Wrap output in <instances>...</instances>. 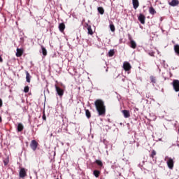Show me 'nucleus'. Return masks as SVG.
<instances>
[{
	"mask_svg": "<svg viewBox=\"0 0 179 179\" xmlns=\"http://www.w3.org/2000/svg\"><path fill=\"white\" fill-rule=\"evenodd\" d=\"M94 106L98 115L104 117L106 115V105H104V101L101 99H96L94 102Z\"/></svg>",
	"mask_w": 179,
	"mask_h": 179,
	"instance_id": "nucleus-1",
	"label": "nucleus"
},
{
	"mask_svg": "<svg viewBox=\"0 0 179 179\" xmlns=\"http://www.w3.org/2000/svg\"><path fill=\"white\" fill-rule=\"evenodd\" d=\"M172 85L175 92H179V80H173L172 83Z\"/></svg>",
	"mask_w": 179,
	"mask_h": 179,
	"instance_id": "nucleus-2",
	"label": "nucleus"
},
{
	"mask_svg": "<svg viewBox=\"0 0 179 179\" xmlns=\"http://www.w3.org/2000/svg\"><path fill=\"white\" fill-rule=\"evenodd\" d=\"M123 69L126 72H128L130 69H132V66H131V64H129V62H124L123 63Z\"/></svg>",
	"mask_w": 179,
	"mask_h": 179,
	"instance_id": "nucleus-3",
	"label": "nucleus"
},
{
	"mask_svg": "<svg viewBox=\"0 0 179 179\" xmlns=\"http://www.w3.org/2000/svg\"><path fill=\"white\" fill-rule=\"evenodd\" d=\"M55 87L56 89V92H57L58 96H59V97H62V96H64V90L61 89V87H58V85H55Z\"/></svg>",
	"mask_w": 179,
	"mask_h": 179,
	"instance_id": "nucleus-4",
	"label": "nucleus"
},
{
	"mask_svg": "<svg viewBox=\"0 0 179 179\" xmlns=\"http://www.w3.org/2000/svg\"><path fill=\"white\" fill-rule=\"evenodd\" d=\"M167 166L169 169L173 170L174 168V160L172 158H169L168 161L166 162Z\"/></svg>",
	"mask_w": 179,
	"mask_h": 179,
	"instance_id": "nucleus-5",
	"label": "nucleus"
},
{
	"mask_svg": "<svg viewBox=\"0 0 179 179\" xmlns=\"http://www.w3.org/2000/svg\"><path fill=\"white\" fill-rule=\"evenodd\" d=\"M31 148L32 150H36L37 149V146H38V143L36 140H32L30 143Z\"/></svg>",
	"mask_w": 179,
	"mask_h": 179,
	"instance_id": "nucleus-6",
	"label": "nucleus"
},
{
	"mask_svg": "<svg viewBox=\"0 0 179 179\" xmlns=\"http://www.w3.org/2000/svg\"><path fill=\"white\" fill-rule=\"evenodd\" d=\"M19 176L20 178H24V177L27 176V173L26 172V169L24 168H22L20 171Z\"/></svg>",
	"mask_w": 179,
	"mask_h": 179,
	"instance_id": "nucleus-7",
	"label": "nucleus"
},
{
	"mask_svg": "<svg viewBox=\"0 0 179 179\" xmlns=\"http://www.w3.org/2000/svg\"><path fill=\"white\" fill-rule=\"evenodd\" d=\"M138 19L141 24H145V20H146V17L145 16V15L140 13Z\"/></svg>",
	"mask_w": 179,
	"mask_h": 179,
	"instance_id": "nucleus-8",
	"label": "nucleus"
},
{
	"mask_svg": "<svg viewBox=\"0 0 179 179\" xmlns=\"http://www.w3.org/2000/svg\"><path fill=\"white\" fill-rule=\"evenodd\" d=\"M23 52H24V50L22 48H17V52L15 54L16 57H20L22 55H23Z\"/></svg>",
	"mask_w": 179,
	"mask_h": 179,
	"instance_id": "nucleus-9",
	"label": "nucleus"
},
{
	"mask_svg": "<svg viewBox=\"0 0 179 179\" xmlns=\"http://www.w3.org/2000/svg\"><path fill=\"white\" fill-rule=\"evenodd\" d=\"M132 4L134 9H138L139 8V0H132Z\"/></svg>",
	"mask_w": 179,
	"mask_h": 179,
	"instance_id": "nucleus-10",
	"label": "nucleus"
},
{
	"mask_svg": "<svg viewBox=\"0 0 179 179\" xmlns=\"http://www.w3.org/2000/svg\"><path fill=\"white\" fill-rule=\"evenodd\" d=\"M122 114H123L124 118H129V117H131V114L129 113V110H123Z\"/></svg>",
	"mask_w": 179,
	"mask_h": 179,
	"instance_id": "nucleus-11",
	"label": "nucleus"
},
{
	"mask_svg": "<svg viewBox=\"0 0 179 179\" xmlns=\"http://www.w3.org/2000/svg\"><path fill=\"white\" fill-rule=\"evenodd\" d=\"M130 40V47L131 48H133V50H135L136 48V42L135 41L132 40V38H129Z\"/></svg>",
	"mask_w": 179,
	"mask_h": 179,
	"instance_id": "nucleus-12",
	"label": "nucleus"
},
{
	"mask_svg": "<svg viewBox=\"0 0 179 179\" xmlns=\"http://www.w3.org/2000/svg\"><path fill=\"white\" fill-rule=\"evenodd\" d=\"M23 129H24V126H23V124L18 123L17 127V132H22V131H23Z\"/></svg>",
	"mask_w": 179,
	"mask_h": 179,
	"instance_id": "nucleus-13",
	"label": "nucleus"
},
{
	"mask_svg": "<svg viewBox=\"0 0 179 179\" xmlns=\"http://www.w3.org/2000/svg\"><path fill=\"white\" fill-rule=\"evenodd\" d=\"M59 30L61 33H64V30H65V24L64 22L59 24Z\"/></svg>",
	"mask_w": 179,
	"mask_h": 179,
	"instance_id": "nucleus-14",
	"label": "nucleus"
},
{
	"mask_svg": "<svg viewBox=\"0 0 179 179\" xmlns=\"http://www.w3.org/2000/svg\"><path fill=\"white\" fill-rule=\"evenodd\" d=\"M179 4L178 0H172L171 2H169L170 6H177Z\"/></svg>",
	"mask_w": 179,
	"mask_h": 179,
	"instance_id": "nucleus-15",
	"label": "nucleus"
},
{
	"mask_svg": "<svg viewBox=\"0 0 179 179\" xmlns=\"http://www.w3.org/2000/svg\"><path fill=\"white\" fill-rule=\"evenodd\" d=\"M26 80L28 83H30V79L31 78V76H30V73H28V71H26Z\"/></svg>",
	"mask_w": 179,
	"mask_h": 179,
	"instance_id": "nucleus-16",
	"label": "nucleus"
},
{
	"mask_svg": "<svg viewBox=\"0 0 179 179\" xmlns=\"http://www.w3.org/2000/svg\"><path fill=\"white\" fill-rule=\"evenodd\" d=\"M42 54L43 57H47V49L45 48L44 46L41 45Z\"/></svg>",
	"mask_w": 179,
	"mask_h": 179,
	"instance_id": "nucleus-17",
	"label": "nucleus"
},
{
	"mask_svg": "<svg viewBox=\"0 0 179 179\" xmlns=\"http://www.w3.org/2000/svg\"><path fill=\"white\" fill-rule=\"evenodd\" d=\"M93 174L96 178H99V177L100 176V171L94 170Z\"/></svg>",
	"mask_w": 179,
	"mask_h": 179,
	"instance_id": "nucleus-18",
	"label": "nucleus"
},
{
	"mask_svg": "<svg viewBox=\"0 0 179 179\" xmlns=\"http://www.w3.org/2000/svg\"><path fill=\"white\" fill-rule=\"evenodd\" d=\"M97 10L100 15H104V8L103 7H98Z\"/></svg>",
	"mask_w": 179,
	"mask_h": 179,
	"instance_id": "nucleus-19",
	"label": "nucleus"
},
{
	"mask_svg": "<svg viewBox=\"0 0 179 179\" xmlns=\"http://www.w3.org/2000/svg\"><path fill=\"white\" fill-rule=\"evenodd\" d=\"M85 115L87 118H90L92 117V113L89 110V109L85 110Z\"/></svg>",
	"mask_w": 179,
	"mask_h": 179,
	"instance_id": "nucleus-20",
	"label": "nucleus"
},
{
	"mask_svg": "<svg viewBox=\"0 0 179 179\" xmlns=\"http://www.w3.org/2000/svg\"><path fill=\"white\" fill-rule=\"evenodd\" d=\"M174 51H175L176 54L179 55V45H174Z\"/></svg>",
	"mask_w": 179,
	"mask_h": 179,
	"instance_id": "nucleus-21",
	"label": "nucleus"
},
{
	"mask_svg": "<svg viewBox=\"0 0 179 179\" xmlns=\"http://www.w3.org/2000/svg\"><path fill=\"white\" fill-rule=\"evenodd\" d=\"M87 30H88V34H90V36H93V29H92V26H88L87 27Z\"/></svg>",
	"mask_w": 179,
	"mask_h": 179,
	"instance_id": "nucleus-22",
	"label": "nucleus"
},
{
	"mask_svg": "<svg viewBox=\"0 0 179 179\" xmlns=\"http://www.w3.org/2000/svg\"><path fill=\"white\" fill-rule=\"evenodd\" d=\"M157 155V152H156V150H153L152 152H151V154L150 155V157H151L152 159H155V157Z\"/></svg>",
	"mask_w": 179,
	"mask_h": 179,
	"instance_id": "nucleus-23",
	"label": "nucleus"
},
{
	"mask_svg": "<svg viewBox=\"0 0 179 179\" xmlns=\"http://www.w3.org/2000/svg\"><path fill=\"white\" fill-rule=\"evenodd\" d=\"M95 163H96V164H97L98 166H99V167H103V162H102L101 160L96 159V160L95 161Z\"/></svg>",
	"mask_w": 179,
	"mask_h": 179,
	"instance_id": "nucleus-24",
	"label": "nucleus"
},
{
	"mask_svg": "<svg viewBox=\"0 0 179 179\" xmlns=\"http://www.w3.org/2000/svg\"><path fill=\"white\" fill-rule=\"evenodd\" d=\"M149 12H150V15H155L156 13V10H155V8L153 7H150Z\"/></svg>",
	"mask_w": 179,
	"mask_h": 179,
	"instance_id": "nucleus-25",
	"label": "nucleus"
},
{
	"mask_svg": "<svg viewBox=\"0 0 179 179\" xmlns=\"http://www.w3.org/2000/svg\"><path fill=\"white\" fill-rule=\"evenodd\" d=\"M115 54V52L114 50H110L108 52V57H114V55Z\"/></svg>",
	"mask_w": 179,
	"mask_h": 179,
	"instance_id": "nucleus-26",
	"label": "nucleus"
},
{
	"mask_svg": "<svg viewBox=\"0 0 179 179\" xmlns=\"http://www.w3.org/2000/svg\"><path fill=\"white\" fill-rule=\"evenodd\" d=\"M150 80H151V83H152L153 85H155V83H156V78L153 76H151L150 77Z\"/></svg>",
	"mask_w": 179,
	"mask_h": 179,
	"instance_id": "nucleus-27",
	"label": "nucleus"
},
{
	"mask_svg": "<svg viewBox=\"0 0 179 179\" xmlns=\"http://www.w3.org/2000/svg\"><path fill=\"white\" fill-rule=\"evenodd\" d=\"M4 166H8L9 164V157H6V159H3V160Z\"/></svg>",
	"mask_w": 179,
	"mask_h": 179,
	"instance_id": "nucleus-28",
	"label": "nucleus"
},
{
	"mask_svg": "<svg viewBox=\"0 0 179 179\" xmlns=\"http://www.w3.org/2000/svg\"><path fill=\"white\" fill-rule=\"evenodd\" d=\"M110 29L111 31H115V27L114 26V24H110Z\"/></svg>",
	"mask_w": 179,
	"mask_h": 179,
	"instance_id": "nucleus-29",
	"label": "nucleus"
},
{
	"mask_svg": "<svg viewBox=\"0 0 179 179\" xmlns=\"http://www.w3.org/2000/svg\"><path fill=\"white\" fill-rule=\"evenodd\" d=\"M29 86L24 87V93H29Z\"/></svg>",
	"mask_w": 179,
	"mask_h": 179,
	"instance_id": "nucleus-30",
	"label": "nucleus"
},
{
	"mask_svg": "<svg viewBox=\"0 0 179 179\" xmlns=\"http://www.w3.org/2000/svg\"><path fill=\"white\" fill-rule=\"evenodd\" d=\"M3 106V102L1 99H0V107H2Z\"/></svg>",
	"mask_w": 179,
	"mask_h": 179,
	"instance_id": "nucleus-31",
	"label": "nucleus"
},
{
	"mask_svg": "<svg viewBox=\"0 0 179 179\" xmlns=\"http://www.w3.org/2000/svg\"><path fill=\"white\" fill-rule=\"evenodd\" d=\"M0 62H3V59H2V57L0 56Z\"/></svg>",
	"mask_w": 179,
	"mask_h": 179,
	"instance_id": "nucleus-32",
	"label": "nucleus"
},
{
	"mask_svg": "<svg viewBox=\"0 0 179 179\" xmlns=\"http://www.w3.org/2000/svg\"><path fill=\"white\" fill-rule=\"evenodd\" d=\"M43 120H46L45 115H43Z\"/></svg>",
	"mask_w": 179,
	"mask_h": 179,
	"instance_id": "nucleus-33",
	"label": "nucleus"
},
{
	"mask_svg": "<svg viewBox=\"0 0 179 179\" xmlns=\"http://www.w3.org/2000/svg\"><path fill=\"white\" fill-rule=\"evenodd\" d=\"M2 122V117L0 116V123Z\"/></svg>",
	"mask_w": 179,
	"mask_h": 179,
	"instance_id": "nucleus-34",
	"label": "nucleus"
},
{
	"mask_svg": "<svg viewBox=\"0 0 179 179\" xmlns=\"http://www.w3.org/2000/svg\"><path fill=\"white\" fill-rule=\"evenodd\" d=\"M150 55H151L152 57H153V53H150Z\"/></svg>",
	"mask_w": 179,
	"mask_h": 179,
	"instance_id": "nucleus-35",
	"label": "nucleus"
},
{
	"mask_svg": "<svg viewBox=\"0 0 179 179\" xmlns=\"http://www.w3.org/2000/svg\"><path fill=\"white\" fill-rule=\"evenodd\" d=\"M122 80H123V82H124V79H122Z\"/></svg>",
	"mask_w": 179,
	"mask_h": 179,
	"instance_id": "nucleus-36",
	"label": "nucleus"
},
{
	"mask_svg": "<svg viewBox=\"0 0 179 179\" xmlns=\"http://www.w3.org/2000/svg\"><path fill=\"white\" fill-rule=\"evenodd\" d=\"M178 96H179V94H178Z\"/></svg>",
	"mask_w": 179,
	"mask_h": 179,
	"instance_id": "nucleus-37",
	"label": "nucleus"
}]
</instances>
